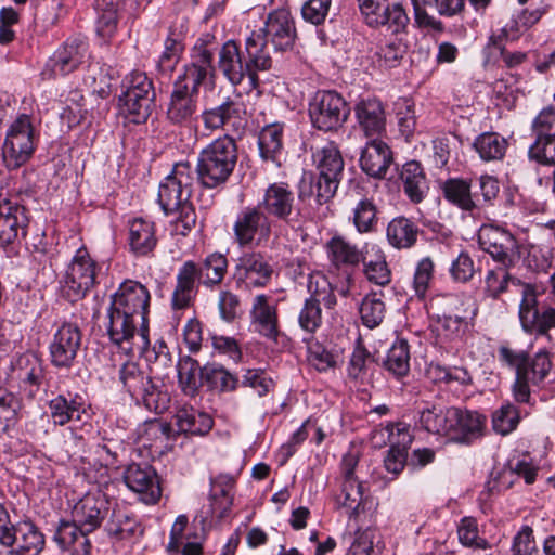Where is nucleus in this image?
Instances as JSON below:
<instances>
[{
  "label": "nucleus",
  "instance_id": "f257e3e1",
  "mask_svg": "<svg viewBox=\"0 0 555 555\" xmlns=\"http://www.w3.org/2000/svg\"><path fill=\"white\" fill-rule=\"evenodd\" d=\"M508 269L501 266L487 272L485 278L487 294L492 298H498L508 289L509 285L521 287L522 298L518 311L521 328L528 334L546 338L555 346L551 333L555 330V308L546 307L540 310L534 288L512 276Z\"/></svg>",
  "mask_w": 555,
  "mask_h": 555
},
{
  "label": "nucleus",
  "instance_id": "f03ea898",
  "mask_svg": "<svg viewBox=\"0 0 555 555\" xmlns=\"http://www.w3.org/2000/svg\"><path fill=\"white\" fill-rule=\"evenodd\" d=\"M228 264L227 257L220 253H211L201 262L184 261L176 275V285L170 299L172 310L190 308L199 285L209 289L220 285L227 274Z\"/></svg>",
  "mask_w": 555,
  "mask_h": 555
},
{
  "label": "nucleus",
  "instance_id": "7ed1b4c3",
  "mask_svg": "<svg viewBox=\"0 0 555 555\" xmlns=\"http://www.w3.org/2000/svg\"><path fill=\"white\" fill-rule=\"evenodd\" d=\"M194 170L190 163H177L160 182L158 203L166 215L177 211L175 231L186 235L196 224V212L190 198L193 192Z\"/></svg>",
  "mask_w": 555,
  "mask_h": 555
},
{
  "label": "nucleus",
  "instance_id": "20e7f679",
  "mask_svg": "<svg viewBox=\"0 0 555 555\" xmlns=\"http://www.w3.org/2000/svg\"><path fill=\"white\" fill-rule=\"evenodd\" d=\"M318 175L304 177L298 188V198L304 201L312 196L318 205L328 203L336 194L344 173L345 163L340 151L328 143L313 154Z\"/></svg>",
  "mask_w": 555,
  "mask_h": 555
},
{
  "label": "nucleus",
  "instance_id": "39448f33",
  "mask_svg": "<svg viewBox=\"0 0 555 555\" xmlns=\"http://www.w3.org/2000/svg\"><path fill=\"white\" fill-rule=\"evenodd\" d=\"M498 359L504 366L515 371L513 395L519 403L529 402L530 385L537 386L544 382L553 367L551 356L544 349L539 350L533 357H529L525 350L500 346Z\"/></svg>",
  "mask_w": 555,
  "mask_h": 555
},
{
  "label": "nucleus",
  "instance_id": "423d86ee",
  "mask_svg": "<svg viewBox=\"0 0 555 555\" xmlns=\"http://www.w3.org/2000/svg\"><path fill=\"white\" fill-rule=\"evenodd\" d=\"M238 160L235 139L223 134L207 144L198 154L194 175L205 189L222 188L232 176Z\"/></svg>",
  "mask_w": 555,
  "mask_h": 555
},
{
  "label": "nucleus",
  "instance_id": "0eeeda50",
  "mask_svg": "<svg viewBox=\"0 0 555 555\" xmlns=\"http://www.w3.org/2000/svg\"><path fill=\"white\" fill-rule=\"evenodd\" d=\"M119 382L137 404H143L149 411L163 413L169 406L170 398L166 391L153 382L147 372L133 361L124 363L118 371Z\"/></svg>",
  "mask_w": 555,
  "mask_h": 555
},
{
  "label": "nucleus",
  "instance_id": "6e6552de",
  "mask_svg": "<svg viewBox=\"0 0 555 555\" xmlns=\"http://www.w3.org/2000/svg\"><path fill=\"white\" fill-rule=\"evenodd\" d=\"M156 93L151 78L143 72H132L121 82L119 102L134 124L145 122L155 107Z\"/></svg>",
  "mask_w": 555,
  "mask_h": 555
},
{
  "label": "nucleus",
  "instance_id": "1a4fd4ad",
  "mask_svg": "<svg viewBox=\"0 0 555 555\" xmlns=\"http://www.w3.org/2000/svg\"><path fill=\"white\" fill-rule=\"evenodd\" d=\"M257 205L268 219L280 221L293 230L301 229L305 222V216L296 203L295 193L285 182L269 184Z\"/></svg>",
  "mask_w": 555,
  "mask_h": 555
},
{
  "label": "nucleus",
  "instance_id": "9d476101",
  "mask_svg": "<svg viewBox=\"0 0 555 555\" xmlns=\"http://www.w3.org/2000/svg\"><path fill=\"white\" fill-rule=\"evenodd\" d=\"M107 334L111 341L130 352H143L150 346L149 321L108 308Z\"/></svg>",
  "mask_w": 555,
  "mask_h": 555
},
{
  "label": "nucleus",
  "instance_id": "9b49d317",
  "mask_svg": "<svg viewBox=\"0 0 555 555\" xmlns=\"http://www.w3.org/2000/svg\"><path fill=\"white\" fill-rule=\"evenodd\" d=\"M273 220L258 205L241 209L233 222V240L241 248L259 247L268 243Z\"/></svg>",
  "mask_w": 555,
  "mask_h": 555
},
{
  "label": "nucleus",
  "instance_id": "f8f14e48",
  "mask_svg": "<svg viewBox=\"0 0 555 555\" xmlns=\"http://www.w3.org/2000/svg\"><path fill=\"white\" fill-rule=\"evenodd\" d=\"M34 152V128L30 117L22 114L10 126L2 146L5 167L10 170L20 168Z\"/></svg>",
  "mask_w": 555,
  "mask_h": 555
},
{
  "label": "nucleus",
  "instance_id": "ddd939ff",
  "mask_svg": "<svg viewBox=\"0 0 555 555\" xmlns=\"http://www.w3.org/2000/svg\"><path fill=\"white\" fill-rule=\"evenodd\" d=\"M274 273L269 256L261 251L243 253L235 261L232 279L238 289L262 288L270 284Z\"/></svg>",
  "mask_w": 555,
  "mask_h": 555
},
{
  "label": "nucleus",
  "instance_id": "4468645a",
  "mask_svg": "<svg viewBox=\"0 0 555 555\" xmlns=\"http://www.w3.org/2000/svg\"><path fill=\"white\" fill-rule=\"evenodd\" d=\"M348 115V105L336 91H318L309 103L311 122L321 131L337 130L347 120Z\"/></svg>",
  "mask_w": 555,
  "mask_h": 555
},
{
  "label": "nucleus",
  "instance_id": "2eb2a0df",
  "mask_svg": "<svg viewBox=\"0 0 555 555\" xmlns=\"http://www.w3.org/2000/svg\"><path fill=\"white\" fill-rule=\"evenodd\" d=\"M98 263L85 247L79 248L65 275L63 292L65 297L75 302L82 299L96 284Z\"/></svg>",
  "mask_w": 555,
  "mask_h": 555
},
{
  "label": "nucleus",
  "instance_id": "dca6fc26",
  "mask_svg": "<svg viewBox=\"0 0 555 555\" xmlns=\"http://www.w3.org/2000/svg\"><path fill=\"white\" fill-rule=\"evenodd\" d=\"M478 243L483 251L505 268L514 267L520 257L516 237L499 225L483 224L478 232Z\"/></svg>",
  "mask_w": 555,
  "mask_h": 555
},
{
  "label": "nucleus",
  "instance_id": "f3484780",
  "mask_svg": "<svg viewBox=\"0 0 555 555\" xmlns=\"http://www.w3.org/2000/svg\"><path fill=\"white\" fill-rule=\"evenodd\" d=\"M201 118L205 129L210 131L230 128L240 132L247 124L246 106L241 100V94L234 98L225 96L220 104L204 109Z\"/></svg>",
  "mask_w": 555,
  "mask_h": 555
},
{
  "label": "nucleus",
  "instance_id": "a211bd4d",
  "mask_svg": "<svg viewBox=\"0 0 555 555\" xmlns=\"http://www.w3.org/2000/svg\"><path fill=\"white\" fill-rule=\"evenodd\" d=\"M218 68L233 87L241 85L245 78L248 79L251 89L259 85L258 74L250 68L247 60L242 55L238 43L234 40H228L222 44L218 53Z\"/></svg>",
  "mask_w": 555,
  "mask_h": 555
},
{
  "label": "nucleus",
  "instance_id": "6ab92c4d",
  "mask_svg": "<svg viewBox=\"0 0 555 555\" xmlns=\"http://www.w3.org/2000/svg\"><path fill=\"white\" fill-rule=\"evenodd\" d=\"M87 42L78 37L67 39L47 61L41 76L43 79H53L76 70L87 54Z\"/></svg>",
  "mask_w": 555,
  "mask_h": 555
},
{
  "label": "nucleus",
  "instance_id": "aec40b11",
  "mask_svg": "<svg viewBox=\"0 0 555 555\" xmlns=\"http://www.w3.org/2000/svg\"><path fill=\"white\" fill-rule=\"evenodd\" d=\"M29 223L28 211L17 199L0 201V246L12 247L20 238L25 237Z\"/></svg>",
  "mask_w": 555,
  "mask_h": 555
},
{
  "label": "nucleus",
  "instance_id": "412c9836",
  "mask_svg": "<svg viewBox=\"0 0 555 555\" xmlns=\"http://www.w3.org/2000/svg\"><path fill=\"white\" fill-rule=\"evenodd\" d=\"M151 295L149 289L137 281H126L112 295L109 308L149 321Z\"/></svg>",
  "mask_w": 555,
  "mask_h": 555
},
{
  "label": "nucleus",
  "instance_id": "4be33fe9",
  "mask_svg": "<svg viewBox=\"0 0 555 555\" xmlns=\"http://www.w3.org/2000/svg\"><path fill=\"white\" fill-rule=\"evenodd\" d=\"M199 87L177 77L167 107V118L172 124L186 125L192 120L197 111Z\"/></svg>",
  "mask_w": 555,
  "mask_h": 555
},
{
  "label": "nucleus",
  "instance_id": "5701e85b",
  "mask_svg": "<svg viewBox=\"0 0 555 555\" xmlns=\"http://www.w3.org/2000/svg\"><path fill=\"white\" fill-rule=\"evenodd\" d=\"M81 346V331L74 323H63L50 344L51 363L59 369H70Z\"/></svg>",
  "mask_w": 555,
  "mask_h": 555
},
{
  "label": "nucleus",
  "instance_id": "b1692460",
  "mask_svg": "<svg viewBox=\"0 0 555 555\" xmlns=\"http://www.w3.org/2000/svg\"><path fill=\"white\" fill-rule=\"evenodd\" d=\"M124 480L145 504H155L162 496L157 473L151 465L135 463L129 465L124 473Z\"/></svg>",
  "mask_w": 555,
  "mask_h": 555
},
{
  "label": "nucleus",
  "instance_id": "393cba45",
  "mask_svg": "<svg viewBox=\"0 0 555 555\" xmlns=\"http://www.w3.org/2000/svg\"><path fill=\"white\" fill-rule=\"evenodd\" d=\"M364 186L358 181H350L346 197L353 203L352 216L350 217L356 230L360 234L376 231L378 224L377 207L373 198L363 194Z\"/></svg>",
  "mask_w": 555,
  "mask_h": 555
},
{
  "label": "nucleus",
  "instance_id": "a878e982",
  "mask_svg": "<svg viewBox=\"0 0 555 555\" xmlns=\"http://www.w3.org/2000/svg\"><path fill=\"white\" fill-rule=\"evenodd\" d=\"M262 31L264 37L274 47L275 51H287L294 46L296 28L288 10L279 9L268 14Z\"/></svg>",
  "mask_w": 555,
  "mask_h": 555
},
{
  "label": "nucleus",
  "instance_id": "bb28decb",
  "mask_svg": "<svg viewBox=\"0 0 555 555\" xmlns=\"http://www.w3.org/2000/svg\"><path fill=\"white\" fill-rule=\"evenodd\" d=\"M250 322L259 335L278 340L280 335L278 307L272 297L258 294L253 298Z\"/></svg>",
  "mask_w": 555,
  "mask_h": 555
},
{
  "label": "nucleus",
  "instance_id": "cd10ccee",
  "mask_svg": "<svg viewBox=\"0 0 555 555\" xmlns=\"http://www.w3.org/2000/svg\"><path fill=\"white\" fill-rule=\"evenodd\" d=\"M360 130L367 139L382 138L386 133V112L376 98L361 99L354 106Z\"/></svg>",
  "mask_w": 555,
  "mask_h": 555
},
{
  "label": "nucleus",
  "instance_id": "c85d7f7f",
  "mask_svg": "<svg viewBox=\"0 0 555 555\" xmlns=\"http://www.w3.org/2000/svg\"><path fill=\"white\" fill-rule=\"evenodd\" d=\"M392 152L380 138L369 139L362 149L360 167L367 176L383 179L392 164Z\"/></svg>",
  "mask_w": 555,
  "mask_h": 555
},
{
  "label": "nucleus",
  "instance_id": "c756f323",
  "mask_svg": "<svg viewBox=\"0 0 555 555\" xmlns=\"http://www.w3.org/2000/svg\"><path fill=\"white\" fill-rule=\"evenodd\" d=\"M455 420L451 421L449 438L455 442L469 444L482 437L486 428V416L477 411L463 410L455 406Z\"/></svg>",
  "mask_w": 555,
  "mask_h": 555
},
{
  "label": "nucleus",
  "instance_id": "7c9ffc66",
  "mask_svg": "<svg viewBox=\"0 0 555 555\" xmlns=\"http://www.w3.org/2000/svg\"><path fill=\"white\" fill-rule=\"evenodd\" d=\"M390 449L384 459V466L387 472L399 475L406 463V449L412 442L410 426L398 423L389 427Z\"/></svg>",
  "mask_w": 555,
  "mask_h": 555
},
{
  "label": "nucleus",
  "instance_id": "2f4dec72",
  "mask_svg": "<svg viewBox=\"0 0 555 555\" xmlns=\"http://www.w3.org/2000/svg\"><path fill=\"white\" fill-rule=\"evenodd\" d=\"M134 0H95L98 18L95 31L104 40L111 39L117 31L118 22L126 7L135 5Z\"/></svg>",
  "mask_w": 555,
  "mask_h": 555
},
{
  "label": "nucleus",
  "instance_id": "473e14b6",
  "mask_svg": "<svg viewBox=\"0 0 555 555\" xmlns=\"http://www.w3.org/2000/svg\"><path fill=\"white\" fill-rule=\"evenodd\" d=\"M473 179L465 180L451 178L444 181L442 193L444 198L452 205L468 212L481 207V199L477 190H473Z\"/></svg>",
  "mask_w": 555,
  "mask_h": 555
},
{
  "label": "nucleus",
  "instance_id": "72a5a7b5",
  "mask_svg": "<svg viewBox=\"0 0 555 555\" xmlns=\"http://www.w3.org/2000/svg\"><path fill=\"white\" fill-rule=\"evenodd\" d=\"M50 416L57 426H64L70 422L81 421V415L86 412L87 405L83 398L79 395H59L48 403Z\"/></svg>",
  "mask_w": 555,
  "mask_h": 555
},
{
  "label": "nucleus",
  "instance_id": "f704fd0d",
  "mask_svg": "<svg viewBox=\"0 0 555 555\" xmlns=\"http://www.w3.org/2000/svg\"><path fill=\"white\" fill-rule=\"evenodd\" d=\"M455 406L428 405L418 411L417 426L434 435L449 437L451 421L455 420Z\"/></svg>",
  "mask_w": 555,
  "mask_h": 555
},
{
  "label": "nucleus",
  "instance_id": "c9c22d12",
  "mask_svg": "<svg viewBox=\"0 0 555 555\" xmlns=\"http://www.w3.org/2000/svg\"><path fill=\"white\" fill-rule=\"evenodd\" d=\"M108 513L106 502L103 499L87 496L74 511V522L85 532H93L99 528Z\"/></svg>",
  "mask_w": 555,
  "mask_h": 555
},
{
  "label": "nucleus",
  "instance_id": "e433bc0d",
  "mask_svg": "<svg viewBox=\"0 0 555 555\" xmlns=\"http://www.w3.org/2000/svg\"><path fill=\"white\" fill-rule=\"evenodd\" d=\"M400 179L404 194L414 203H421L429 191L428 182L418 162L411 160L403 165Z\"/></svg>",
  "mask_w": 555,
  "mask_h": 555
},
{
  "label": "nucleus",
  "instance_id": "4c0bfd02",
  "mask_svg": "<svg viewBox=\"0 0 555 555\" xmlns=\"http://www.w3.org/2000/svg\"><path fill=\"white\" fill-rule=\"evenodd\" d=\"M410 18L401 2L386 3L378 12L371 15L366 22L370 27L386 26L392 34L400 35L406 31Z\"/></svg>",
  "mask_w": 555,
  "mask_h": 555
},
{
  "label": "nucleus",
  "instance_id": "58836bf2",
  "mask_svg": "<svg viewBox=\"0 0 555 555\" xmlns=\"http://www.w3.org/2000/svg\"><path fill=\"white\" fill-rule=\"evenodd\" d=\"M326 248L331 263L337 269L358 267L364 257L356 244L338 235L326 243Z\"/></svg>",
  "mask_w": 555,
  "mask_h": 555
},
{
  "label": "nucleus",
  "instance_id": "ea45409f",
  "mask_svg": "<svg viewBox=\"0 0 555 555\" xmlns=\"http://www.w3.org/2000/svg\"><path fill=\"white\" fill-rule=\"evenodd\" d=\"M154 223L142 218L134 219L129 225V245L135 256H149L156 247Z\"/></svg>",
  "mask_w": 555,
  "mask_h": 555
},
{
  "label": "nucleus",
  "instance_id": "a19ab883",
  "mask_svg": "<svg viewBox=\"0 0 555 555\" xmlns=\"http://www.w3.org/2000/svg\"><path fill=\"white\" fill-rule=\"evenodd\" d=\"M418 227L409 218L400 216L393 218L386 228V238L396 249H409L417 241Z\"/></svg>",
  "mask_w": 555,
  "mask_h": 555
},
{
  "label": "nucleus",
  "instance_id": "79ce46f5",
  "mask_svg": "<svg viewBox=\"0 0 555 555\" xmlns=\"http://www.w3.org/2000/svg\"><path fill=\"white\" fill-rule=\"evenodd\" d=\"M214 52V49L195 44L191 63L183 67V72L178 77L186 79L191 85H202L208 73L212 70Z\"/></svg>",
  "mask_w": 555,
  "mask_h": 555
},
{
  "label": "nucleus",
  "instance_id": "37998d69",
  "mask_svg": "<svg viewBox=\"0 0 555 555\" xmlns=\"http://www.w3.org/2000/svg\"><path fill=\"white\" fill-rule=\"evenodd\" d=\"M258 147L262 160L280 166L283 150V126L275 122L263 127L258 137Z\"/></svg>",
  "mask_w": 555,
  "mask_h": 555
},
{
  "label": "nucleus",
  "instance_id": "c03bdc74",
  "mask_svg": "<svg viewBox=\"0 0 555 555\" xmlns=\"http://www.w3.org/2000/svg\"><path fill=\"white\" fill-rule=\"evenodd\" d=\"M269 42L263 33L258 30L251 31L245 40L247 62L255 73L269 70L272 67V57L268 49Z\"/></svg>",
  "mask_w": 555,
  "mask_h": 555
},
{
  "label": "nucleus",
  "instance_id": "a18cd8bd",
  "mask_svg": "<svg viewBox=\"0 0 555 555\" xmlns=\"http://www.w3.org/2000/svg\"><path fill=\"white\" fill-rule=\"evenodd\" d=\"M179 431L204 436L210 431L214 425L211 416L194 408H182L175 415Z\"/></svg>",
  "mask_w": 555,
  "mask_h": 555
},
{
  "label": "nucleus",
  "instance_id": "49530a36",
  "mask_svg": "<svg viewBox=\"0 0 555 555\" xmlns=\"http://www.w3.org/2000/svg\"><path fill=\"white\" fill-rule=\"evenodd\" d=\"M177 370L179 385L183 393L194 397L198 392V389L204 385L202 367H199L198 362L190 356L181 357L179 359Z\"/></svg>",
  "mask_w": 555,
  "mask_h": 555
},
{
  "label": "nucleus",
  "instance_id": "de8ad7c7",
  "mask_svg": "<svg viewBox=\"0 0 555 555\" xmlns=\"http://www.w3.org/2000/svg\"><path fill=\"white\" fill-rule=\"evenodd\" d=\"M363 273L369 282L385 286L391 281V271L386 261V256L380 247L372 246L370 258L363 257Z\"/></svg>",
  "mask_w": 555,
  "mask_h": 555
},
{
  "label": "nucleus",
  "instance_id": "09e8293b",
  "mask_svg": "<svg viewBox=\"0 0 555 555\" xmlns=\"http://www.w3.org/2000/svg\"><path fill=\"white\" fill-rule=\"evenodd\" d=\"M202 378L204 385L211 390L230 392L236 389L238 378L218 363H206L202 367Z\"/></svg>",
  "mask_w": 555,
  "mask_h": 555
},
{
  "label": "nucleus",
  "instance_id": "8fccbe9b",
  "mask_svg": "<svg viewBox=\"0 0 555 555\" xmlns=\"http://www.w3.org/2000/svg\"><path fill=\"white\" fill-rule=\"evenodd\" d=\"M17 551L20 555H40L44 547V537L30 520L18 522Z\"/></svg>",
  "mask_w": 555,
  "mask_h": 555
},
{
  "label": "nucleus",
  "instance_id": "3c124183",
  "mask_svg": "<svg viewBox=\"0 0 555 555\" xmlns=\"http://www.w3.org/2000/svg\"><path fill=\"white\" fill-rule=\"evenodd\" d=\"M474 149L480 158L490 162L501 159L506 152L507 141L495 132H485L474 142Z\"/></svg>",
  "mask_w": 555,
  "mask_h": 555
},
{
  "label": "nucleus",
  "instance_id": "603ef678",
  "mask_svg": "<svg viewBox=\"0 0 555 555\" xmlns=\"http://www.w3.org/2000/svg\"><path fill=\"white\" fill-rule=\"evenodd\" d=\"M385 369L397 377L405 376L410 371V348L405 339H397L387 352Z\"/></svg>",
  "mask_w": 555,
  "mask_h": 555
},
{
  "label": "nucleus",
  "instance_id": "864d4df0",
  "mask_svg": "<svg viewBox=\"0 0 555 555\" xmlns=\"http://www.w3.org/2000/svg\"><path fill=\"white\" fill-rule=\"evenodd\" d=\"M21 408L20 399L13 392L0 388V436L17 423Z\"/></svg>",
  "mask_w": 555,
  "mask_h": 555
},
{
  "label": "nucleus",
  "instance_id": "5fc2aeb1",
  "mask_svg": "<svg viewBox=\"0 0 555 555\" xmlns=\"http://www.w3.org/2000/svg\"><path fill=\"white\" fill-rule=\"evenodd\" d=\"M360 315L363 324L369 328L379 325L385 317L386 308L382 300V293L367 294L360 305Z\"/></svg>",
  "mask_w": 555,
  "mask_h": 555
},
{
  "label": "nucleus",
  "instance_id": "6e6d98bb",
  "mask_svg": "<svg viewBox=\"0 0 555 555\" xmlns=\"http://www.w3.org/2000/svg\"><path fill=\"white\" fill-rule=\"evenodd\" d=\"M363 486L357 480L341 479L340 493L337 495V503L347 508L350 516L358 514L362 503Z\"/></svg>",
  "mask_w": 555,
  "mask_h": 555
},
{
  "label": "nucleus",
  "instance_id": "4d7b16f0",
  "mask_svg": "<svg viewBox=\"0 0 555 555\" xmlns=\"http://www.w3.org/2000/svg\"><path fill=\"white\" fill-rule=\"evenodd\" d=\"M396 116L400 134L405 141H410L416 129V115L414 103L406 98L396 103Z\"/></svg>",
  "mask_w": 555,
  "mask_h": 555
},
{
  "label": "nucleus",
  "instance_id": "13d9d810",
  "mask_svg": "<svg viewBox=\"0 0 555 555\" xmlns=\"http://www.w3.org/2000/svg\"><path fill=\"white\" fill-rule=\"evenodd\" d=\"M23 362L21 377L24 384L30 386L29 395L34 396L46 377L44 367L41 360L34 354L25 357L21 363Z\"/></svg>",
  "mask_w": 555,
  "mask_h": 555
},
{
  "label": "nucleus",
  "instance_id": "bf43d9fd",
  "mask_svg": "<svg viewBox=\"0 0 555 555\" xmlns=\"http://www.w3.org/2000/svg\"><path fill=\"white\" fill-rule=\"evenodd\" d=\"M406 50L408 46L401 39L391 40L377 49L375 52L376 62L379 67H397Z\"/></svg>",
  "mask_w": 555,
  "mask_h": 555
},
{
  "label": "nucleus",
  "instance_id": "052dcab7",
  "mask_svg": "<svg viewBox=\"0 0 555 555\" xmlns=\"http://www.w3.org/2000/svg\"><path fill=\"white\" fill-rule=\"evenodd\" d=\"M460 542L474 550H488L491 547L487 539L479 535L477 520L464 517L457 528Z\"/></svg>",
  "mask_w": 555,
  "mask_h": 555
},
{
  "label": "nucleus",
  "instance_id": "680f3d73",
  "mask_svg": "<svg viewBox=\"0 0 555 555\" xmlns=\"http://www.w3.org/2000/svg\"><path fill=\"white\" fill-rule=\"evenodd\" d=\"M308 291L310 293L309 297L311 300H318L319 307L323 304L325 308L332 309L336 305V296L324 275H310L308 281Z\"/></svg>",
  "mask_w": 555,
  "mask_h": 555
},
{
  "label": "nucleus",
  "instance_id": "e2e57ef3",
  "mask_svg": "<svg viewBox=\"0 0 555 555\" xmlns=\"http://www.w3.org/2000/svg\"><path fill=\"white\" fill-rule=\"evenodd\" d=\"M139 530V525L134 518L121 509H113L111 518L106 524V531L111 535L126 538L131 537Z\"/></svg>",
  "mask_w": 555,
  "mask_h": 555
},
{
  "label": "nucleus",
  "instance_id": "0e129e2a",
  "mask_svg": "<svg viewBox=\"0 0 555 555\" xmlns=\"http://www.w3.org/2000/svg\"><path fill=\"white\" fill-rule=\"evenodd\" d=\"M183 48L180 40L168 36L164 43V51L157 61V70L165 75L171 73L180 61Z\"/></svg>",
  "mask_w": 555,
  "mask_h": 555
},
{
  "label": "nucleus",
  "instance_id": "69168bd1",
  "mask_svg": "<svg viewBox=\"0 0 555 555\" xmlns=\"http://www.w3.org/2000/svg\"><path fill=\"white\" fill-rule=\"evenodd\" d=\"M518 423L519 412L517 408L512 403L503 404L493 413L492 416L493 429L501 435H507L512 433Z\"/></svg>",
  "mask_w": 555,
  "mask_h": 555
},
{
  "label": "nucleus",
  "instance_id": "338daca9",
  "mask_svg": "<svg viewBox=\"0 0 555 555\" xmlns=\"http://www.w3.org/2000/svg\"><path fill=\"white\" fill-rule=\"evenodd\" d=\"M298 324L300 328L309 334L315 331L322 324V310L318 306V300H311L310 297L306 298L298 313Z\"/></svg>",
  "mask_w": 555,
  "mask_h": 555
},
{
  "label": "nucleus",
  "instance_id": "774afa93",
  "mask_svg": "<svg viewBox=\"0 0 555 555\" xmlns=\"http://www.w3.org/2000/svg\"><path fill=\"white\" fill-rule=\"evenodd\" d=\"M434 267L430 257H424L417 262L413 276V288L418 297H425L434 276Z\"/></svg>",
  "mask_w": 555,
  "mask_h": 555
}]
</instances>
